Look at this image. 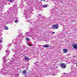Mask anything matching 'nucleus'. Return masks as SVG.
I'll use <instances>...</instances> for the list:
<instances>
[{
    "mask_svg": "<svg viewBox=\"0 0 77 77\" xmlns=\"http://www.w3.org/2000/svg\"><path fill=\"white\" fill-rule=\"evenodd\" d=\"M27 45H29H29H29V43H27Z\"/></svg>",
    "mask_w": 77,
    "mask_h": 77,
    "instance_id": "13",
    "label": "nucleus"
},
{
    "mask_svg": "<svg viewBox=\"0 0 77 77\" xmlns=\"http://www.w3.org/2000/svg\"><path fill=\"white\" fill-rule=\"evenodd\" d=\"M5 30H8V27L5 26Z\"/></svg>",
    "mask_w": 77,
    "mask_h": 77,
    "instance_id": "9",
    "label": "nucleus"
},
{
    "mask_svg": "<svg viewBox=\"0 0 77 77\" xmlns=\"http://www.w3.org/2000/svg\"><path fill=\"white\" fill-rule=\"evenodd\" d=\"M45 0H44V2Z\"/></svg>",
    "mask_w": 77,
    "mask_h": 77,
    "instance_id": "21",
    "label": "nucleus"
},
{
    "mask_svg": "<svg viewBox=\"0 0 77 77\" xmlns=\"http://www.w3.org/2000/svg\"><path fill=\"white\" fill-rule=\"evenodd\" d=\"M43 47L45 48H48V47H50V46L48 45H44Z\"/></svg>",
    "mask_w": 77,
    "mask_h": 77,
    "instance_id": "6",
    "label": "nucleus"
},
{
    "mask_svg": "<svg viewBox=\"0 0 77 77\" xmlns=\"http://www.w3.org/2000/svg\"><path fill=\"white\" fill-rule=\"evenodd\" d=\"M29 46H30V45H29Z\"/></svg>",
    "mask_w": 77,
    "mask_h": 77,
    "instance_id": "22",
    "label": "nucleus"
},
{
    "mask_svg": "<svg viewBox=\"0 0 77 77\" xmlns=\"http://www.w3.org/2000/svg\"><path fill=\"white\" fill-rule=\"evenodd\" d=\"M26 40L27 41H30V39H29V38H28V37H26Z\"/></svg>",
    "mask_w": 77,
    "mask_h": 77,
    "instance_id": "8",
    "label": "nucleus"
},
{
    "mask_svg": "<svg viewBox=\"0 0 77 77\" xmlns=\"http://www.w3.org/2000/svg\"><path fill=\"white\" fill-rule=\"evenodd\" d=\"M41 1H44V0H41Z\"/></svg>",
    "mask_w": 77,
    "mask_h": 77,
    "instance_id": "20",
    "label": "nucleus"
},
{
    "mask_svg": "<svg viewBox=\"0 0 77 77\" xmlns=\"http://www.w3.org/2000/svg\"><path fill=\"white\" fill-rule=\"evenodd\" d=\"M25 60H27V61H29L30 60V59L29 57H27V56H25Z\"/></svg>",
    "mask_w": 77,
    "mask_h": 77,
    "instance_id": "4",
    "label": "nucleus"
},
{
    "mask_svg": "<svg viewBox=\"0 0 77 77\" xmlns=\"http://www.w3.org/2000/svg\"><path fill=\"white\" fill-rule=\"evenodd\" d=\"M26 72H27V71H26V70H24V71H23L22 72V73L23 74H25L26 73Z\"/></svg>",
    "mask_w": 77,
    "mask_h": 77,
    "instance_id": "7",
    "label": "nucleus"
},
{
    "mask_svg": "<svg viewBox=\"0 0 77 77\" xmlns=\"http://www.w3.org/2000/svg\"><path fill=\"white\" fill-rule=\"evenodd\" d=\"M59 26H58V24H54V25H53V27L54 29H58V27H59Z\"/></svg>",
    "mask_w": 77,
    "mask_h": 77,
    "instance_id": "2",
    "label": "nucleus"
},
{
    "mask_svg": "<svg viewBox=\"0 0 77 77\" xmlns=\"http://www.w3.org/2000/svg\"><path fill=\"white\" fill-rule=\"evenodd\" d=\"M72 46L74 48L75 50H77V44L76 43H73L72 44Z\"/></svg>",
    "mask_w": 77,
    "mask_h": 77,
    "instance_id": "1",
    "label": "nucleus"
},
{
    "mask_svg": "<svg viewBox=\"0 0 77 77\" xmlns=\"http://www.w3.org/2000/svg\"><path fill=\"white\" fill-rule=\"evenodd\" d=\"M42 6L44 8H47V5H42Z\"/></svg>",
    "mask_w": 77,
    "mask_h": 77,
    "instance_id": "10",
    "label": "nucleus"
},
{
    "mask_svg": "<svg viewBox=\"0 0 77 77\" xmlns=\"http://www.w3.org/2000/svg\"><path fill=\"white\" fill-rule=\"evenodd\" d=\"M61 66V68H66V65L64 63H62L60 65Z\"/></svg>",
    "mask_w": 77,
    "mask_h": 77,
    "instance_id": "3",
    "label": "nucleus"
},
{
    "mask_svg": "<svg viewBox=\"0 0 77 77\" xmlns=\"http://www.w3.org/2000/svg\"><path fill=\"white\" fill-rule=\"evenodd\" d=\"M0 8H1V7H0Z\"/></svg>",
    "mask_w": 77,
    "mask_h": 77,
    "instance_id": "23",
    "label": "nucleus"
},
{
    "mask_svg": "<svg viewBox=\"0 0 77 77\" xmlns=\"http://www.w3.org/2000/svg\"><path fill=\"white\" fill-rule=\"evenodd\" d=\"M14 1V0H10V1H9L10 2H13V1Z\"/></svg>",
    "mask_w": 77,
    "mask_h": 77,
    "instance_id": "11",
    "label": "nucleus"
},
{
    "mask_svg": "<svg viewBox=\"0 0 77 77\" xmlns=\"http://www.w3.org/2000/svg\"><path fill=\"white\" fill-rule=\"evenodd\" d=\"M0 42H2V40H0Z\"/></svg>",
    "mask_w": 77,
    "mask_h": 77,
    "instance_id": "14",
    "label": "nucleus"
},
{
    "mask_svg": "<svg viewBox=\"0 0 77 77\" xmlns=\"http://www.w3.org/2000/svg\"><path fill=\"white\" fill-rule=\"evenodd\" d=\"M75 22L74 21V20L72 21V22Z\"/></svg>",
    "mask_w": 77,
    "mask_h": 77,
    "instance_id": "19",
    "label": "nucleus"
},
{
    "mask_svg": "<svg viewBox=\"0 0 77 77\" xmlns=\"http://www.w3.org/2000/svg\"><path fill=\"white\" fill-rule=\"evenodd\" d=\"M17 22H18V20H15V23H17Z\"/></svg>",
    "mask_w": 77,
    "mask_h": 77,
    "instance_id": "12",
    "label": "nucleus"
},
{
    "mask_svg": "<svg viewBox=\"0 0 77 77\" xmlns=\"http://www.w3.org/2000/svg\"><path fill=\"white\" fill-rule=\"evenodd\" d=\"M52 33H55V32H52Z\"/></svg>",
    "mask_w": 77,
    "mask_h": 77,
    "instance_id": "15",
    "label": "nucleus"
},
{
    "mask_svg": "<svg viewBox=\"0 0 77 77\" xmlns=\"http://www.w3.org/2000/svg\"><path fill=\"white\" fill-rule=\"evenodd\" d=\"M36 63H38V61L36 62Z\"/></svg>",
    "mask_w": 77,
    "mask_h": 77,
    "instance_id": "18",
    "label": "nucleus"
},
{
    "mask_svg": "<svg viewBox=\"0 0 77 77\" xmlns=\"http://www.w3.org/2000/svg\"><path fill=\"white\" fill-rule=\"evenodd\" d=\"M68 49H63V51L64 52V53H67V52H68Z\"/></svg>",
    "mask_w": 77,
    "mask_h": 77,
    "instance_id": "5",
    "label": "nucleus"
},
{
    "mask_svg": "<svg viewBox=\"0 0 77 77\" xmlns=\"http://www.w3.org/2000/svg\"><path fill=\"white\" fill-rule=\"evenodd\" d=\"M32 46V45H30V47H31Z\"/></svg>",
    "mask_w": 77,
    "mask_h": 77,
    "instance_id": "16",
    "label": "nucleus"
},
{
    "mask_svg": "<svg viewBox=\"0 0 77 77\" xmlns=\"http://www.w3.org/2000/svg\"><path fill=\"white\" fill-rule=\"evenodd\" d=\"M75 63L77 64H76V66L77 67V63Z\"/></svg>",
    "mask_w": 77,
    "mask_h": 77,
    "instance_id": "17",
    "label": "nucleus"
}]
</instances>
